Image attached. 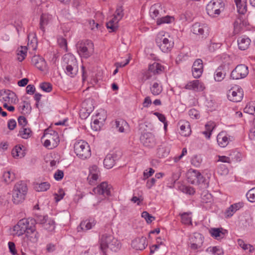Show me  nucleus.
<instances>
[{
	"mask_svg": "<svg viewBox=\"0 0 255 255\" xmlns=\"http://www.w3.org/2000/svg\"><path fill=\"white\" fill-rule=\"evenodd\" d=\"M36 221L32 218L22 219L13 227L12 233L20 236L25 234L21 245L25 249H29L38 242L39 234L36 229Z\"/></svg>",
	"mask_w": 255,
	"mask_h": 255,
	"instance_id": "obj_1",
	"label": "nucleus"
},
{
	"mask_svg": "<svg viewBox=\"0 0 255 255\" xmlns=\"http://www.w3.org/2000/svg\"><path fill=\"white\" fill-rule=\"evenodd\" d=\"M100 249L105 253L106 251L109 249L114 252H117L119 250L121 247V243L119 241L111 235L105 234L102 235L99 241Z\"/></svg>",
	"mask_w": 255,
	"mask_h": 255,
	"instance_id": "obj_2",
	"label": "nucleus"
},
{
	"mask_svg": "<svg viewBox=\"0 0 255 255\" xmlns=\"http://www.w3.org/2000/svg\"><path fill=\"white\" fill-rule=\"evenodd\" d=\"M63 68L65 73L71 77H74L78 71L77 61L71 54H65L63 57Z\"/></svg>",
	"mask_w": 255,
	"mask_h": 255,
	"instance_id": "obj_3",
	"label": "nucleus"
},
{
	"mask_svg": "<svg viewBox=\"0 0 255 255\" xmlns=\"http://www.w3.org/2000/svg\"><path fill=\"white\" fill-rule=\"evenodd\" d=\"M155 42L157 46L164 53L170 51L174 44L173 38L164 31H161L157 34Z\"/></svg>",
	"mask_w": 255,
	"mask_h": 255,
	"instance_id": "obj_4",
	"label": "nucleus"
},
{
	"mask_svg": "<svg viewBox=\"0 0 255 255\" xmlns=\"http://www.w3.org/2000/svg\"><path fill=\"white\" fill-rule=\"evenodd\" d=\"M41 140L43 145L48 149L56 147L60 141L58 133L51 128L45 129Z\"/></svg>",
	"mask_w": 255,
	"mask_h": 255,
	"instance_id": "obj_5",
	"label": "nucleus"
},
{
	"mask_svg": "<svg viewBox=\"0 0 255 255\" xmlns=\"http://www.w3.org/2000/svg\"><path fill=\"white\" fill-rule=\"evenodd\" d=\"M74 151L77 156L82 160H85L91 155L90 146L83 140H76L74 144Z\"/></svg>",
	"mask_w": 255,
	"mask_h": 255,
	"instance_id": "obj_6",
	"label": "nucleus"
},
{
	"mask_svg": "<svg viewBox=\"0 0 255 255\" xmlns=\"http://www.w3.org/2000/svg\"><path fill=\"white\" fill-rule=\"evenodd\" d=\"M27 191L26 184L23 181L17 182L13 188L12 192V201L14 203L18 204L25 199Z\"/></svg>",
	"mask_w": 255,
	"mask_h": 255,
	"instance_id": "obj_7",
	"label": "nucleus"
},
{
	"mask_svg": "<svg viewBox=\"0 0 255 255\" xmlns=\"http://www.w3.org/2000/svg\"><path fill=\"white\" fill-rule=\"evenodd\" d=\"M186 176L188 182L195 185L203 184L204 188H206L208 186V183L206 180L203 176L197 170L190 169L186 173Z\"/></svg>",
	"mask_w": 255,
	"mask_h": 255,
	"instance_id": "obj_8",
	"label": "nucleus"
},
{
	"mask_svg": "<svg viewBox=\"0 0 255 255\" xmlns=\"http://www.w3.org/2000/svg\"><path fill=\"white\" fill-rule=\"evenodd\" d=\"M225 3L223 0H212L206 6L208 14L212 17L218 16L224 9Z\"/></svg>",
	"mask_w": 255,
	"mask_h": 255,
	"instance_id": "obj_9",
	"label": "nucleus"
},
{
	"mask_svg": "<svg viewBox=\"0 0 255 255\" xmlns=\"http://www.w3.org/2000/svg\"><path fill=\"white\" fill-rule=\"evenodd\" d=\"M76 46L79 55L83 58L89 57L94 52V44L91 40L80 41L77 44Z\"/></svg>",
	"mask_w": 255,
	"mask_h": 255,
	"instance_id": "obj_10",
	"label": "nucleus"
},
{
	"mask_svg": "<svg viewBox=\"0 0 255 255\" xmlns=\"http://www.w3.org/2000/svg\"><path fill=\"white\" fill-rule=\"evenodd\" d=\"M248 74V67L245 64H239L232 70L230 77L233 80H240L245 78Z\"/></svg>",
	"mask_w": 255,
	"mask_h": 255,
	"instance_id": "obj_11",
	"label": "nucleus"
},
{
	"mask_svg": "<svg viewBox=\"0 0 255 255\" xmlns=\"http://www.w3.org/2000/svg\"><path fill=\"white\" fill-rule=\"evenodd\" d=\"M106 113H96L92 116L91 127L95 131L100 129L107 119Z\"/></svg>",
	"mask_w": 255,
	"mask_h": 255,
	"instance_id": "obj_12",
	"label": "nucleus"
},
{
	"mask_svg": "<svg viewBox=\"0 0 255 255\" xmlns=\"http://www.w3.org/2000/svg\"><path fill=\"white\" fill-rule=\"evenodd\" d=\"M227 96L228 99L231 101L241 102L244 96L243 90L241 87L236 86L228 91Z\"/></svg>",
	"mask_w": 255,
	"mask_h": 255,
	"instance_id": "obj_13",
	"label": "nucleus"
},
{
	"mask_svg": "<svg viewBox=\"0 0 255 255\" xmlns=\"http://www.w3.org/2000/svg\"><path fill=\"white\" fill-rule=\"evenodd\" d=\"M204 242V237L200 233H195L189 238V247L193 250L201 248Z\"/></svg>",
	"mask_w": 255,
	"mask_h": 255,
	"instance_id": "obj_14",
	"label": "nucleus"
},
{
	"mask_svg": "<svg viewBox=\"0 0 255 255\" xmlns=\"http://www.w3.org/2000/svg\"><path fill=\"white\" fill-rule=\"evenodd\" d=\"M218 145L222 148L226 147L233 140V137L225 131L219 132L216 137Z\"/></svg>",
	"mask_w": 255,
	"mask_h": 255,
	"instance_id": "obj_15",
	"label": "nucleus"
},
{
	"mask_svg": "<svg viewBox=\"0 0 255 255\" xmlns=\"http://www.w3.org/2000/svg\"><path fill=\"white\" fill-rule=\"evenodd\" d=\"M111 186L106 182L101 183L97 187L93 188L94 194L102 195L104 196H109L111 195Z\"/></svg>",
	"mask_w": 255,
	"mask_h": 255,
	"instance_id": "obj_16",
	"label": "nucleus"
},
{
	"mask_svg": "<svg viewBox=\"0 0 255 255\" xmlns=\"http://www.w3.org/2000/svg\"><path fill=\"white\" fill-rule=\"evenodd\" d=\"M191 30L194 34L201 35L202 38L208 35V27L205 24L195 23L192 25Z\"/></svg>",
	"mask_w": 255,
	"mask_h": 255,
	"instance_id": "obj_17",
	"label": "nucleus"
},
{
	"mask_svg": "<svg viewBox=\"0 0 255 255\" xmlns=\"http://www.w3.org/2000/svg\"><path fill=\"white\" fill-rule=\"evenodd\" d=\"M141 142L145 146L152 147L155 145V139L154 135L150 132L143 133L140 138Z\"/></svg>",
	"mask_w": 255,
	"mask_h": 255,
	"instance_id": "obj_18",
	"label": "nucleus"
},
{
	"mask_svg": "<svg viewBox=\"0 0 255 255\" xmlns=\"http://www.w3.org/2000/svg\"><path fill=\"white\" fill-rule=\"evenodd\" d=\"M192 74L195 78H200L203 72V61L201 59H196L193 63L192 68Z\"/></svg>",
	"mask_w": 255,
	"mask_h": 255,
	"instance_id": "obj_19",
	"label": "nucleus"
},
{
	"mask_svg": "<svg viewBox=\"0 0 255 255\" xmlns=\"http://www.w3.org/2000/svg\"><path fill=\"white\" fill-rule=\"evenodd\" d=\"M165 10L162 8L161 4L159 3L152 5L149 10V14L153 19H155L164 14Z\"/></svg>",
	"mask_w": 255,
	"mask_h": 255,
	"instance_id": "obj_20",
	"label": "nucleus"
},
{
	"mask_svg": "<svg viewBox=\"0 0 255 255\" xmlns=\"http://www.w3.org/2000/svg\"><path fill=\"white\" fill-rule=\"evenodd\" d=\"M186 89L196 92H201L205 89L204 84L198 80L189 82L185 86Z\"/></svg>",
	"mask_w": 255,
	"mask_h": 255,
	"instance_id": "obj_21",
	"label": "nucleus"
},
{
	"mask_svg": "<svg viewBox=\"0 0 255 255\" xmlns=\"http://www.w3.org/2000/svg\"><path fill=\"white\" fill-rule=\"evenodd\" d=\"M100 175V172L96 165H93L89 168V174L88 180L90 184H94L98 180Z\"/></svg>",
	"mask_w": 255,
	"mask_h": 255,
	"instance_id": "obj_22",
	"label": "nucleus"
},
{
	"mask_svg": "<svg viewBox=\"0 0 255 255\" xmlns=\"http://www.w3.org/2000/svg\"><path fill=\"white\" fill-rule=\"evenodd\" d=\"M96 224V221L95 219H90L81 222L77 230L78 232L81 231H86L92 229Z\"/></svg>",
	"mask_w": 255,
	"mask_h": 255,
	"instance_id": "obj_23",
	"label": "nucleus"
},
{
	"mask_svg": "<svg viewBox=\"0 0 255 255\" xmlns=\"http://www.w3.org/2000/svg\"><path fill=\"white\" fill-rule=\"evenodd\" d=\"M52 21V15L47 13H42L41 14L40 18L39 28L43 33H44L45 31V27L50 24Z\"/></svg>",
	"mask_w": 255,
	"mask_h": 255,
	"instance_id": "obj_24",
	"label": "nucleus"
},
{
	"mask_svg": "<svg viewBox=\"0 0 255 255\" xmlns=\"http://www.w3.org/2000/svg\"><path fill=\"white\" fill-rule=\"evenodd\" d=\"M244 203L240 202L231 205L225 212L224 215L226 218H230L239 209L242 208Z\"/></svg>",
	"mask_w": 255,
	"mask_h": 255,
	"instance_id": "obj_25",
	"label": "nucleus"
},
{
	"mask_svg": "<svg viewBox=\"0 0 255 255\" xmlns=\"http://www.w3.org/2000/svg\"><path fill=\"white\" fill-rule=\"evenodd\" d=\"M180 128V133L184 136H188L191 133L190 125L188 121L180 120L178 123Z\"/></svg>",
	"mask_w": 255,
	"mask_h": 255,
	"instance_id": "obj_26",
	"label": "nucleus"
},
{
	"mask_svg": "<svg viewBox=\"0 0 255 255\" xmlns=\"http://www.w3.org/2000/svg\"><path fill=\"white\" fill-rule=\"evenodd\" d=\"M131 246L136 250H143L147 246L146 238L142 237L135 239L132 241Z\"/></svg>",
	"mask_w": 255,
	"mask_h": 255,
	"instance_id": "obj_27",
	"label": "nucleus"
},
{
	"mask_svg": "<svg viewBox=\"0 0 255 255\" xmlns=\"http://www.w3.org/2000/svg\"><path fill=\"white\" fill-rule=\"evenodd\" d=\"M116 128L120 132L128 133L129 131L128 123L123 119H118L115 121Z\"/></svg>",
	"mask_w": 255,
	"mask_h": 255,
	"instance_id": "obj_28",
	"label": "nucleus"
},
{
	"mask_svg": "<svg viewBox=\"0 0 255 255\" xmlns=\"http://www.w3.org/2000/svg\"><path fill=\"white\" fill-rule=\"evenodd\" d=\"M32 64L39 70L43 71L46 67V62L43 58L39 55H34L31 59Z\"/></svg>",
	"mask_w": 255,
	"mask_h": 255,
	"instance_id": "obj_29",
	"label": "nucleus"
},
{
	"mask_svg": "<svg viewBox=\"0 0 255 255\" xmlns=\"http://www.w3.org/2000/svg\"><path fill=\"white\" fill-rule=\"evenodd\" d=\"M211 236L217 240L223 239L227 232L223 228H211L209 231Z\"/></svg>",
	"mask_w": 255,
	"mask_h": 255,
	"instance_id": "obj_30",
	"label": "nucleus"
},
{
	"mask_svg": "<svg viewBox=\"0 0 255 255\" xmlns=\"http://www.w3.org/2000/svg\"><path fill=\"white\" fill-rule=\"evenodd\" d=\"M11 154L15 158H21L25 155V148L23 145H17L12 150Z\"/></svg>",
	"mask_w": 255,
	"mask_h": 255,
	"instance_id": "obj_31",
	"label": "nucleus"
},
{
	"mask_svg": "<svg viewBox=\"0 0 255 255\" xmlns=\"http://www.w3.org/2000/svg\"><path fill=\"white\" fill-rule=\"evenodd\" d=\"M238 245L249 255H251L255 251V247L249 244L246 243L243 240L238 239Z\"/></svg>",
	"mask_w": 255,
	"mask_h": 255,
	"instance_id": "obj_32",
	"label": "nucleus"
},
{
	"mask_svg": "<svg viewBox=\"0 0 255 255\" xmlns=\"http://www.w3.org/2000/svg\"><path fill=\"white\" fill-rule=\"evenodd\" d=\"M117 156L114 154H108L104 160V165L107 169L112 168L115 164Z\"/></svg>",
	"mask_w": 255,
	"mask_h": 255,
	"instance_id": "obj_33",
	"label": "nucleus"
},
{
	"mask_svg": "<svg viewBox=\"0 0 255 255\" xmlns=\"http://www.w3.org/2000/svg\"><path fill=\"white\" fill-rule=\"evenodd\" d=\"M43 220L40 221V224H43V228L48 232H53L55 228V222L53 220H47L45 217H42Z\"/></svg>",
	"mask_w": 255,
	"mask_h": 255,
	"instance_id": "obj_34",
	"label": "nucleus"
},
{
	"mask_svg": "<svg viewBox=\"0 0 255 255\" xmlns=\"http://www.w3.org/2000/svg\"><path fill=\"white\" fill-rule=\"evenodd\" d=\"M251 44V40L246 37H241L238 39L239 48L241 50L247 49Z\"/></svg>",
	"mask_w": 255,
	"mask_h": 255,
	"instance_id": "obj_35",
	"label": "nucleus"
},
{
	"mask_svg": "<svg viewBox=\"0 0 255 255\" xmlns=\"http://www.w3.org/2000/svg\"><path fill=\"white\" fill-rule=\"evenodd\" d=\"M149 70L154 76L161 74L163 71V67L159 63L154 62L148 66Z\"/></svg>",
	"mask_w": 255,
	"mask_h": 255,
	"instance_id": "obj_36",
	"label": "nucleus"
},
{
	"mask_svg": "<svg viewBox=\"0 0 255 255\" xmlns=\"http://www.w3.org/2000/svg\"><path fill=\"white\" fill-rule=\"evenodd\" d=\"M238 12L242 14H245L247 10V0H234Z\"/></svg>",
	"mask_w": 255,
	"mask_h": 255,
	"instance_id": "obj_37",
	"label": "nucleus"
},
{
	"mask_svg": "<svg viewBox=\"0 0 255 255\" xmlns=\"http://www.w3.org/2000/svg\"><path fill=\"white\" fill-rule=\"evenodd\" d=\"M224 66L223 65H220L216 70L214 74V79L215 81L220 82L225 77L226 73L224 71Z\"/></svg>",
	"mask_w": 255,
	"mask_h": 255,
	"instance_id": "obj_38",
	"label": "nucleus"
},
{
	"mask_svg": "<svg viewBox=\"0 0 255 255\" xmlns=\"http://www.w3.org/2000/svg\"><path fill=\"white\" fill-rule=\"evenodd\" d=\"M119 20H118L116 17L114 16L111 19H110L106 24L107 28L110 29V32H115L117 30L118 28V23Z\"/></svg>",
	"mask_w": 255,
	"mask_h": 255,
	"instance_id": "obj_39",
	"label": "nucleus"
},
{
	"mask_svg": "<svg viewBox=\"0 0 255 255\" xmlns=\"http://www.w3.org/2000/svg\"><path fill=\"white\" fill-rule=\"evenodd\" d=\"M3 181L6 184H9L15 179V174L10 171H4L2 174Z\"/></svg>",
	"mask_w": 255,
	"mask_h": 255,
	"instance_id": "obj_40",
	"label": "nucleus"
},
{
	"mask_svg": "<svg viewBox=\"0 0 255 255\" xmlns=\"http://www.w3.org/2000/svg\"><path fill=\"white\" fill-rule=\"evenodd\" d=\"M174 20V18L173 16L166 15L163 16V15L158 17L156 21V23L157 25H161L163 24H169L173 22Z\"/></svg>",
	"mask_w": 255,
	"mask_h": 255,
	"instance_id": "obj_41",
	"label": "nucleus"
},
{
	"mask_svg": "<svg viewBox=\"0 0 255 255\" xmlns=\"http://www.w3.org/2000/svg\"><path fill=\"white\" fill-rule=\"evenodd\" d=\"M169 152V146L163 144L158 148L157 154L159 157H164L168 155Z\"/></svg>",
	"mask_w": 255,
	"mask_h": 255,
	"instance_id": "obj_42",
	"label": "nucleus"
},
{
	"mask_svg": "<svg viewBox=\"0 0 255 255\" xmlns=\"http://www.w3.org/2000/svg\"><path fill=\"white\" fill-rule=\"evenodd\" d=\"M150 90L152 95L157 96L162 91V87L159 83L154 82L150 87Z\"/></svg>",
	"mask_w": 255,
	"mask_h": 255,
	"instance_id": "obj_43",
	"label": "nucleus"
},
{
	"mask_svg": "<svg viewBox=\"0 0 255 255\" xmlns=\"http://www.w3.org/2000/svg\"><path fill=\"white\" fill-rule=\"evenodd\" d=\"M82 108L85 112H93L94 110L93 100L91 99H87L82 104Z\"/></svg>",
	"mask_w": 255,
	"mask_h": 255,
	"instance_id": "obj_44",
	"label": "nucleus"
},
{
	"mask_svg": "<svg viewBox=\"0 0 255 255\" xmlns=\"http://www.w3.org/2000/svg\"><path fill=\"white\" fill-rule=\"evenodd\" d=\"M206 252L208 253L212 254L214 255H224L223 249L218 246L210 247L206 249Z\"/></svg>",
	"mask_w": 255,
	"mask_h": 255,
	"instance_id": "obj_45",
	"label": "nucleus"
},
{
	"mask_svg": "<svg viewBox=\"0 0 255 255\" xmlns=\"http://www.w3.org/2000/svg\"><path fill=\"white\" fill-rule=\"evenodd\" d=\"M50 187V184L48 182H44L37 184L35 188L36 191L38 192H44L49 189Z\"/></svg>",
	"mask_w": 255,
	"mask_h": 255,
	"instance_id": "obj_46",
	"label": "nucleus"
},
{
	"mask_svg": "<svg viewBox=\"0 0 255 255\" xmlns=\"http://www.w3.org/2000/svg\"><path fill=\"white\" fill-rule=\"evenodd\" d=\"M27 48L26 47H21L20 50L17 51V60L19 62L22 61L26 56Z\"/></svg>",
	"mask_w": 255,
	"mask_h": 255,
	"instance_id": "obj_47",
	"label": "nucleus"
},
{
	"mask_svg": "<svg viewBox=\"0 0 255 255\" xmlns=\"http://www.w3.org/2000/svg\"><path fill=\"white\" fill-rule=\"evenodd\" d=\"M190 213H184L181 214V222L185 225L191 224V217Z\"/></svg>",
	"mask_w": 255,
	"mask_h": 255,
	"instance_id": "obj_48",
	"label": "nucleus"
},
{
	"mask_svg": "<svg viewBox=\"0 0 255 255\" xmlns=\"http://www.w3.org/2000/svg\"><path fill=\"white\" fill-rule=\"evenodd\" d=\"M154 114L158 118V120L163 123L164 124V130L165 132L167 131V122L166 120V118L164 115L162 114L161 113H154Z\"/></svg>",
	"mask_w": 255,
	"mask_h": 255,
	"instance_id": "obj_49",
	"label": "nucleus"
},
{
	"mask_svg": "<svg viewBox=\"0 0 255 255\" xmlns=\"http://www.w3.org/2000/svg\"><path fill=\"white\" fill-rule=\"evenodd\" d=\"M31 109L30 103L28 101H22L19 104V111H30Z\"/></svg>",
	"mask_w": 255,
	"mask_h": 255,
	"instance_id": "obj_50",
	"label": "nucleus"
},
{
	"mask_svg": "<svg viewBox=\"0 0 255 255\" xmlns=\"http://www.w3.org/2000/svg\"><path fill=\"white\" fill-rule=\"evenodd\" d=\"M31 130L29 128H23L19 131V135L24 139H27L30 136Z\"/></svg>",
	"mask_w": 255,
	"mask_h": 255,
	"instance_id": "obj_51",
	"label": "nucleus"
},
{
	"mask_svg": "<svg viewBox=\"0 0 255 255\" xmlns=\"http://www.w3.org/2000/svg\"><path fill=\"white\" fill-rule=\"evenodd\" d=\"M141 217L145 219L148 224L151 223L155 219L154 217L150 215L146 211H144L141 213Z\"/></svg>",
	"mask_w": 255,
	"mask_h": 255,
	"instance_id": "obj_52",
	"label": "nucleus"
},
{
	"mask_svg": "<svg viewBox=\"0 0 255 255\" xmlns=\"http://www.w3.org/2000/svg\"><path fill=\"white\" fill-rule=\"evenodd\" d=\"M201 198L203 202L207 203L212 201V196L207 191H205L201 194Z\"/></svg>",
	"mask_w": 255,
	"mask_h": 255,
	"instance_id": "obj_53",
	"label": "nucleus"
},
{
	"mask_svg": "<svg viewBox=\"0 0 255 255\" xmlns=\"http://www.w3.org/2000/svg\"><path fill=\"white\" fill-rule=\"evenodd\" d=\"M246 196L250 202H255V187L250 190L247 193Z\"/></svg>",
	"mask_w": 255,
	"mask_h": 255,
	"instance_id": "obj_54",
	"label": "nucleus"
},
{
	"mask_svg": "<svg viewBox=\"0 0 255 255\" xmlns=\"http://www.w3.org/2000/svg\"><path fill=\"white\" fill-rule=\"evenodd\" d=\"M218 173L221 175L228 174L229 170L225 164H221L218 168Z\"/></svg>",
	"mask_w": 255,
	"mask_h": 255,
	"instance_id": "obj_55",
	"label": "nucleus"
},
{
	"mask_svg": "<svg viewBox=\"0 0 255 255\" xmlns=\"http://www.w3.org/2000/svg\"><path fill=\"white\" fill-rule=\"evenodd\" d=\"M202 158L200 156L195 155L191 159V163L196 167H199L202 162Z\"/></svg>",
	"mask_w": 255,
	"mask_h": 255,
	"instance_id": "obj_56",
	"label": "nucleus"
},
{
	"mask_svg": "<svg viewBox=\"0 0 255 255\" xmlns=\"http://www.w3.org/2000/svg\"><path fill=\"white\" fill-rule=\"evenodd\" d=\"M124 10L122 6L118 7L114 14V17L118 20H120L124 16Z\"/></svg>",
	"mask_w": 255,
	"mask_h": 255,
	"instance_id": "obj_57",
	"label": "nucleus"
},
{
	"mask_svg": "<svg viewBox=\"0 0 255 255\" xmlns=\"http://www.w3.org/2000/svg\"><path fill=\"white\" fill-rule=\"evenodd\" d=\"M40 88L45 92H50L52 89V85L49 83H42L40 85Z\"/></svg>",
	"mask_w": 255,
	"mask_h": 255,
	"instance_id": "obj_58",
	"label": "nucleus"
},
{
	"mask_svg": "<svg viewBox=\"0 0 255 255\" xmlns=\"http://www.w3.org/2000/svg\"><path fill=\"white\" fill-rule=\"evenodd\" d=\"M181 170L179 168H177L175 171L173 172L172 175V181H173L174 183L179 179L181 176Z\"/></svg>",
	"mask_w": 255,
	"mask_h": 255,
	"instance_id": "obj_59",
	"label": "nucleus"
},
{
	"mask_svg": "<svg viewBox=\"0 0 255 255\" xmlns=\"http://www.w3.org/2000/svg\"><path fill=\"white\" fill-rule=\"evenodd\" d=\"M142 74L143 77L142 80L143 82L145 81L146 80L152 79V77L154 76V75H153L150 70H149L148 68L147 70L144 71Z\"/></svg>",
	"mask_w": 255,
	"mask_h": 255,
	"instance_id": "obj_60",
	"label": "nucleus"
},
{
	"mask_svg": "<svg viewBox=\"0 0 255 255\" xmlns=\"http://www.w3.org/2000/svg\"><path fill=\"white\" fill-rule=\"evenodd\" d=\"M252 111L255 112V101L248 103L244 110V112H250Z\"/></svg>",
	"mask_w": 255,
	"mask_h": 255,
	"instance_id": "obj_61",
	"label": "nucleus"
},
{
	"mask_svg": "<svg viewBox=\"0 0 255 255\" xmlns=\"http://www.w3.org/2000/svg\"><path fill=\"white\" fill-rule=\"evenodd\" d=\"M181 190L183 193L189 195H193L195 192L194 188L190 186H184L182 187Z\"/></svg>",
	"mask_w": 255,
	"mask_h": 255,
	"instance_id": "obj_62",
	"label": "nucleus"
},
{
	"mask_svg": "<svg viewBox=\"0 0 255 255\" xmlns=\"http://www.w3.org/2000/svg\"><path fill=\"white\" fill-rule=\"evenodd\" d=\"M6 93V98L8 99L9 100L11 99V101L12 102H15L16 101L17 98L16 95L14 93L11 92L10 91H8L7 92H4Z\"/></svg>",
	"mask_w": 255,
	"mask_h": 255,
	"instance_id": "obj_63",
	"label": "nucleus"
},
{
	"mask_svg": "<svg viewBox=\"0 0 255 255\" xmlns=\"http://www.w3.org/2000/svg\"><path fill=\"white\" fill-rule=\"evenodd\" d=\"M216 126V124L215 122L212 121L208 122L205 125V128L206 130H209L210 131H213V129Z\"/></svg>",
	"mask_w": 255,
	"mask_h": 255,
	"instance_id": "obj_64",
	"label": "nucleus"
}]
</instances>
